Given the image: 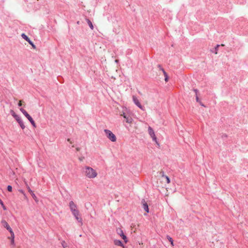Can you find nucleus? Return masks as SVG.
Listing matches in <instances>:
<instances>
[{
	"label": "nucleus",
	"instance_id": "18",
	"mask_svg": "<svg viewBox=\"0 0 248 248\" xmlns=\"http://www.w3.org/2000/svg\"><path fill=\"white\" fill-rule=\"evenodd\" d=\"M10 113L11 115L15 118L16 116H18V115L16 114L15 111L13 110H10Z\"/></svg>",
	"mask_w": 248,
	"mask_h": 248
},
{
	"label": "nucleus",
	"instance_id": "9",
	"mask_svg": "<svg viewBox=\"0 0 248 248\" xmlns=\"http://www.w3.org/2000/svg\"><path fill=\"white\" fill-rule=\"evenodd\" d=\"M1 224L2 225V226L4 228H6V229L8 231H9L10 232H11V231H13L12 229L10 227V226L9 225V224H8V223L6 222V220H2L1 221Z\"/></svg>",
	"mask_w": 248,
	"mask_h": 248
},
{
	"label": "nucleus",
	"instance_id": "33",
	"mask_svg": "<svg viewBox=\"0 0 248 248\" xmlns=\"http://www.w3.org/2000/svg\"><path fill=\"white\" fill-rule=\"evenodd\" d=\"M26 41L30 44L31 41L30 39L29 38H28V39L26 40Z\"/></svg>",
	"mask_w": 248,
	"mask_h": 248
},
{
	"label": "nucleus",
	"instance_id": "20",
	"mask_svg": "<svg viewBox=\"0 0 248 248\" xmlns=\"http://www.w3.org/2000/svg\"><path fill=\"white\" fill-rule=\"evenodd\" d=\"M121 237L124 239V242L125 243H126L127 242L128 240H127L126 235H125L124 234H123V235Z\"/></svg>",
	"mask_w": 248,
	"mask_h": 248
},
{
	"label": "nucleus",
	"instance_id": "8",
	"mask_svg": "<svg viewBox=\"0 0 248 248\" xmlns=\"http://www.w3.org/2000/svg\"><path fill=\"white\" fill-rule=\"evenodd\" d=\"M15 119L16 120V121L19 124L21 128L22 129H24L25 127V126L24 124V123H23L22 120L21 119V117L20 116H18L15 118Z\"/></svg>",
	"mask_w": 248,
	"mask_h": 248
},
{
	"label": "nucleus",
	"instance_id": "16",
	"mask_svg": "<svg viewBox=\"0 0 248 248\" xmlns=\"http://www.w3.org/2000/svg\"><path fill=\"white\" fill-rule=\"evenodd\" d=\"M117 232L121 236H122L123 234H124L123 230L120 228L117 229Z\"/></svg>",
	"mask_w": 248,
	"mask_h": 248
},
{
	"label": "nucleus",
	"instance_id": "4",
	"mask_svg": "<svg viewBox=\"0 0 248 248\" xmlns=\"http://www.w3.org/2000/svg\"><path fill=\"white\" fill-rule=\"evenodd\" d=\"M104 132L107 137L112 142L116 141V137L115 135L109 130L105 129Z\"/></svg>",
	"mask_w": 248,
	"mask_h": 248
},
{
	"label": "nucleus",
	"instance_id": "1",
	"mask_svg": "<svg viewBox=\"0 0 248 248\" xmlns=\"http://www.w3.org/2000/svg\"><path fill=\"white\" fill-rule=\"evenodd\" d=\"M69 206L72 215L74 216L76 220L79 223L81 226L83 225L82 218L80 217L79 211L78 209L77 205L72 201H70L69 203Z\"/></svg>",
	"mask_w": 248,
	"mask_h": 248
},
{
	"label": "nucleus",
	"instance_id": "17",
	"mask_svg": "<svg viewBox=\"0 0 248 248\" xmlns=\"http://www.w3.org/2000/svg\"><path fill=\"white\" fill-rule=\"evenodd\" d=\"M167 239H168V240L170 242L171 245L172 246H174V244H173V241L172 238L171 237H170L169 235H168L167 236Z\"/></svg>",
	"mask_w": 248,
	"mask_h": 248
},
{
	"label": "nucleus",
	"instance_id": "10",
	"mask_svg": "<svg viewBox=\"0 0 248 248\" xmlns=\"http://www.w3.org/2000/svg\"><path fill=\"white\" fill-rule=\"evenodd\" d=\"M141 203L142 204V207H143V209L146 211V213H148L149 212L148 205L147 204V202H145V200L144 199L142 200Z\"/></svg>",
	"mask_w": 248,
	"mask_h": 248
},
{
	"label": "nucleus",
	"instance_id": "19",
	"mask_svg": "<svg viewBox=\"0 0 248 248\" xmlns=\"http://www.w3.org/2000/svg\"><path fill=\"white\" fill-rule=\"evenodd\" d=\"M163 178L165 179V181L167 184H169L170 183V179L168 176L166 175Z\"/></svg>",
	"mask_w": 248,
	"mask_h": 248
},
{
	"label": "nucleus",
	"instance_id": "34",
	"mask_svg": "<svg viewBox=\"0 0 248 248\" xmlns=\"http://www.w3.org/2000/svg\"><path fill=\"white\" fill-rule=\"evenodd\" d=\"M194 91L196 93V95H197V93L198 92V90L197 89H194Z\"/></svg>",
	"mask_w": 248,
	"mask_h": 248
},
{
	"label": "nucleus",
	"instance_id": "6",
	"mask_svg": "<svg viewBox=\"0 0 248 248\" xmlns=\"http://www.w3.org/2000/svg\"><path fill=\"white\" fill-rule=\"evenodd\" d=\"M148 133H149V134L150 135V136L152 138L153 140L154 141H155V142H156V143H158L157 141V139L155 137L154 130L150 126H149V127H148Z\"/></svg>",
	"mask_w": 248,
	"mask_h": 248
},
{
	"label": "nucleus",
	"instance_id": "27",
	"mask_svg": "<svg viewBox=\"0 0 248 248\" xmlns=\"http://www.w3.org/2000/svg\"><path fill=\"white\" fill-rule=\"evenodd\" d=\"M30 44L32 46V47L33 48H34V49L36 48L35 46L34 45V44L33 43V42L32 41L30 43Z\"/></svg>",
	"mask_w": 248,
	"mask_h": 248
},
{
	"label": "nucleus",
	"instance_id": "14",
	"mask_svg": "<svg viewBox=\"0 0 248 248\" xmlns=\"http://www.w3.org/2000/svg\"><path fill=\"white\" fill-rule=\"evenodd\" d=\"M86 20L88 25L90 27V28L93 30V26L92 22L88 18H86Z\"/></svg>",
	"mask_w": 248,
	"mask_h": 248
},
{
	"label": "nucleus",
	"instance_id": "13",
	"mask_svg": "<svg viewBox=\"0 0 248 248\" xmlns=\"http://www.w3.org/2000/svg\"><path fill=\"white\" fill-rule=\"evenodd\" d=\"M114 244L116 246H120L124 248L123 243L119 240L115 239L114 240Z\"/></svg>",
	"mask_w": 248,
	"mask_h": 248
},
{
	"label": "nucleus",
	"instance_id": "22",
	"mask_svg": "<svg viewBox=\"0 0 248 248\" xmlns=\"http://www.w3.org/2000/svg\"><path fill=\"white\" fill-rule=\"evenodd\" d=\"M219 46H220V45H217L215 47V51H214V53H215L216 54H217V53L218 48V47H219Z\"/></svg>",
	"mask_w": 248,
	"mask_h": 248
},
{
	"label": "nucleus",
	"instance_id": "2",
	"mask_svg": "<svg viewBox=\"0 0 248 248\" xmlns=\"http://www.w3.org/2000/svg\"><path fill=\"white\" fill-rule=\"evenodd\" d=\"M84 175L89 179H94L97 176V172L93 168L89 166H85L83 168Z\"/></svg>",
	"mask_w": 248,
	"mask_h": 248
},
{
	"label": "nucleus",
	"instance_id": "35",
	"mask_svg": "<svg viewBox=\"0 0 248 248\" xmlns=\"http://www.w3.org/2000/svg\"><path fill=\"white\" fill-rule=\"evenodd\" d=\"M199 103L200 104V105H202V106H204L203 105V104L202 103V102H201V101L199 102Z\"/></svg>",
	"mask_w": 248,
	"mask_h": 248
},
{
	"label": "nucleus",
	"instance_id": "30",
	"mask_svg": "<svg viewBox=\"0 0 248 248\" xmlns=\"http://www.w3.org/2000/svg\"><path fill=\"white\" fill-rule=\"evenodd\" d=\"M169 80V77L168 76H166V77H165V81L166 82H167Z\"/></svg>",
	"mask_w": 248,
	"mask_h": 248
},
{
	"label": "nucleus",
	"instance_id": "5",
	"mask_svg": "<svg viewBox=\"0 0 248 248\" xmlns=\"http://www.w3.org/2000/svg\"><path fill=\"white\" fill-rule=\"evenodd\" d=\"M132 99L134 103V104L139 107L140 109H141L142 110H144V107L141 105L140 101L139 100L138 98L135 95H133L132 96Z\"/></svg>",
	"mask_w": 248,
	"mask_h": 248
},
{
	"label": "nucleus",
	"instance_id": "7",
	"mask_svg": "<svg viewBox=\"0 0 248 248\" xmlns=\"http://www.w3.org/2000/svg\"><path fill=\"white\" fill-rule=\"evenodd\" d=\"M20 110L22 112V113L25 115V116L28 119V120L31 122L32 121L33 119L27 113V112L23 108H20Z\"/></svg>",
	"mask_w": 248,
	"mask_h": 248
},
{
	"label": "nucleus",
	"instance_id": "12",
	"mask_svg": "<svg viewBox=\"0 0 248 248\" xmlns=\"http://www.w3.org/2000/svg\"><path fill=\"white\" fill-rule=\"evenodd\" d=\"M27 188H28V191L31 194V195L32 197V198H33V199L36 202H37L38 201L37 198L36 196H35V195L34 194V193H33V192L31 190V189L30 188L29 186H28Z\"/></svg>",
	"mask_w": 248,
	"mask_h": 248
},
{
	"label": "nucleus",
	"instance_id": "29",
	"mask_svg": "<svg viewBox=\"0 0 248 248\" xmlns=\"http://www.w3.org/2000/svg\"><path fill=\"white\" fill-rule=\"evenodd\" d=\"M196 99L197 102H200V101H200V100H199V97H198V95H196Z\"/></svg>",
	"mask_w": 248,
	"mask_h": 248
},
{
	"label": "nucleus",
	"instance_id": "32",
	"mask_svg": "<svg viewBox=\"0 0 248 248\" xmlns=\"http://www.w3.org/2000/svg\"><path fill=\"white\" fill-rule=\"evenodd\" d=\"M26 41L30 44L31 41L30 39L29 38H28V39L26 40Z\"/></svg>",
	"mask_w": 248,
	"mask_h": 248
},
{
	"label": "nucleus",
	"instance_id": "15",
	"mask_svg": "<svg viewBox=\"0 0 248 248\" xmlns=\"http://www.w3.org/2000/svg\"><path fill=\"white\" fill-rule=\"evenodd\" d=\"M158 67L159 68V70L163 72L165 77H166V76H168L167 73L165 72L164 69L160 65H158Z\"/></svg>",
	"mask_w": 248,
	"mask_h": 248
},
{
	"label": "nucleus",
	"instance_id": "11",
	"mask_svg": "<svg viewBox=\"0 0 248 248\" xmlns=\"http://www.w3.org/2000/svg\"><path fill=\"white\" fill-rule=\"evenodd\" d=\"M11 236L8 237L9 239L11 240V245L13 246V247H15V234L13 231H11Z\"/></svg>",
	"mask_w": 248,
	"mask_h": 248
},
{
	"label": "nucleus",
	"instance_id": "26",
	"mask_svg": "<svg viewBox=\"0 0 248 248\" xmlns=\"http://www.w3.org/2000/svg\"><path fill=\"white\" fill-rule=\"evenodd\" d=\"M31 124L32 125V126L34 127H36V124L34 122V121H33V120H32V121H31Z\"/></svg>",
	"mask_w": 248,
	"mask_h": 248
},
{
	"label": "nucleus",
	"instance_id": "21",
	"mask_svg": "<svg viewBox=\"0 0 248 248\" xmlns=\"http://www.w3.org/2000/svg\"><path fill=\"white\" fill-rule=\"evenodd\" d=\"M21 36L26 41V40L28 39V38H29L25 33H22L21 34Z\"/></svg>",
	"mask_w": 248,
	"mask_h": 248
},
{
	"label": "nucleus",
	"instance_id": "23",
	"mask_svg": "<svg viewBox=\"0 0 248 248\" xmlns=\"http://www.w3.org/2000/svg\"><path fill=\"white\" fill-rule=\"evenodd\" d=\"M7 190H8V191L11 192L12 191V186H11L10 185L8 186H7Z\"/></svg>",
	"mask_w": 248,
	"mask_h": 248
},
{
	"label": "nucleus",
	"instance_id": "31",
	"mask_svg": "<svg viewBox=\"0 0 248 248\" xmlns=\"http://www.w3.org/2000/svg\"><path fill=\"white\" fill-rule=\"evenodd\" d=\"M0 204L2 206H4V203L0 199Z\"/></svg>",
	"mask_w": 248,
	"mask_h": 248
},
{
	"label": "nucleus",
	"instance_id": "3",
	"mask_svg": "<svg viewBox=\"0 0 248 248\" xmlns=\"http://www.w3.org/2000/svg\"><path fill=\"white\" fill-rule=\"evenodd\" d=\"M124 118L125 119V121L126 123L131 124L133 122V119L132 117V114L129 111L123 112L122 114H121Z\"/></svg>",
	"mask_w": 248,
	"mask_h": 248
},
{
	"label": "nucleus",
	"instance_id": "37",
	"mask_svg": "<svg viewBox=\"0 0 248 248\" xmlns=\"http://www.w3.org/2000/svg\"><path fill=\"white\" fill-rule=\"evenodd\" d=\"M4 210H5L6 209V207L4 205V206H2Z\"/></svg>",
	"mask_w": 248,
	"mask_h": 248
},
{
	"label": "nucleus",
	"instance_id": "25",
	"mask_svg": "<svg viewBox=\"0 0 248 248\" xmlns=\"http://www.w3.org/2000/svg\"><path fill=\"white\" fill-rule=\"evenodd\" d=\"M160 175L163 178L165 175H164V172L163 171H161L159 172Z\"/></svg>",
	"mask_w": 248,
	"mask_h": 248
},
{
	"label": "nucleus",
	"instance_id": "38",
	"mask_svg": "<svg viewBox=\"0 0 248 248\" xmlns=\"http://www.w3.org/2000/svg\"><path fill=\"white\" fill-rule=\"evenodd\" d=\"M67 140H68V141L70 142L71 143V142L70 141V140L69 139H68Z\"/></svg>",
	"mask_w": 248,
	"mask_h": 248
},
{
	"label": "nucleus",
	"instance_id": "28",
	"mask_svg": "<svg viewBox=\"0 0 248 248\" xmlns=\"http://www.w3.org/2000/svg\"><path fill=\"white\" fill-rule=\"evenodd\" d=\"M22 105V101L21 100H20L18 103V106L19 107H20Z\"/></svg>",
	"mask_w": 248,
	"mask_h": 248
},
{
	"label": "nucleus",
	"instance_id": "24",
	"mask_svg": "<svg viewBox=\"0 0 248 248\" xmlns=\"http://www.w3.org/2000/svg\"><path fill=\"white\" fill-rule=\"evenodd\" d=\"M62 247H63V248H67V246L65 245V241H62Z\"/></svg>",
	"mask_w": 248,
	"mask_h": 248
},
{
	"label": "nucleus",
	"instance_id": "36",
	"mask_svg": "<svg viewBox=\"0 0 248 248\" xmlns=\"http://www.w3.org/2000/svg\"><path fill=\"white\" fill-rule=\"evenodd\" d=\"M79 149H80L79 148H76V150H77V151H79Z\"/></svg>",
	"mask_w": 248,
	"mask_h": 248
}]
</instances>
